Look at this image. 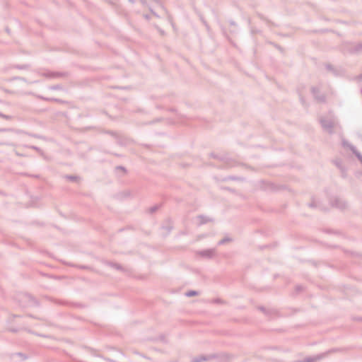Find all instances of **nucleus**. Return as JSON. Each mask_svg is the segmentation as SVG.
Listing matches in <instances>:
<instances>
[{
  "label": "nucleus",
  "instance_id": "f257e3e1",
  "mask_svg": "<svg viewBox=\"0 0 362 362\" xmlns=\"http://www.w3.org/2000/svg\"><path fill=\"white\" fill-rule=\"evenodd\" d=\"M320 122L324 130L328 133H332L333 128L335 125V121L334 119L321 118Z\"/></svg>",
  "mask_w": 362,
  "mask_h": 362
},
{
  "label": "nucleus",
  "instance_id": "f03ea898",
  "mask_svg": "<svg viewBox=\"0 0 362 362\" xmlns=\"http://www.w3.org/2000/svg\"><path fill=\"white\" fill-rule=\"evenodd\" d=\"M216 250L214 249H208L200 251L199 254L204 257L211 258L214 256Z\"/></svg>",
  "mask_w": 362,
  "mask_h": 362
},
{
  "label": "nucleus",
  "instance_id": "7ed1b4c3",
  "mask_svg": "<svg viewBox=\"0 0 362 362\" xmlns=\"http://www.w3.org/2000/svg\"><path fill=\"white\" fill-rule=\"evenodd\" d=\"M312 93L315 99L319 102H325V97L323 95H319V88L316 87L312 88Z\"/></svg>",
  "mask_w": 362,
  "mask_h": 362
},
{
  "label": "nucleus",
  "instance_id": "20e7f679",
  "mask_svg": "<svg viewBox=\"0 0 362 362\" xmlns=\"http://www.w3.org/2000/svg\"><path fill=\"white\" fill-rule=\"evenodd\" d=\"M332 205L339 209H344L346 206V202L339 198L334 199Z\"/></svg>",
  "mask_w": 362,
  "mask_h": 362
},
{
  "label": "nucleus",
  "instance_id": "39448f33",
  "mask_svg": "<svg viewBox=\"0 0 362 362\" xmlns=\"http://www.w3.org/2000/svg\"><path fill=\"white\" fill-rule=\"evenodd\" d=\"M325 354H321V355H317L316 356H314V357H308V358H306L305 360H304V362H315L320 359H321L322 357L325 356Z\"/></svg>",
  "mask_w": 362,
  "mask_h": 362
},
{
  "label": "nucleus",
  "instance_id": "423d86ee",
  "mask_svg": "<svg viewBox=\"0 0 362 362\" xmlns=\"http://www.w3.org/2000/svg\"><path fill=\"white\" fill-rule=\"evenodd\" d=\"M12 358L15 359L16 358H18L20 361H23L27 358L26 356H25L22 353H16L12 355Z\"/></svg>",
  "mask_w": 362,
  "mask_h": 362
},
{
  "label": "nucleus",
  "instance_id": "0eeeda50",
  "mask_svg": "<svg viewBox=\"0 0 362 362\" xmlns=\"http://www.w3.org/2000/svg\"><path fill=\"white\" fill-rule=\"evenodd\" d=\"M209 357H206L205 356H199L194 357L192 359V362H203V361L209 360Z\"/></svg>",
  "mask_w": 362,
  "mask_h": 362
},
{
  "label": "nucleus",
  "instance_id": "6e6552de",
  "mask_svg": "<svg viewBox=\"0 0 362 362\" xmlns=\"http://www.w3.org/2000/svg\"><path fill=\"white\" fill-rule=\"evenodd\" d=\"M351 150L362 163V155L361 154V153L358 152L354 146H351Z\"/></svg>",
  "mask_w": 362,
  "mask_h": 362
},
{
  "label": "nucleus",
  "instance_id": "1a4fd4ad",
  "mask_svg": "<svg viewBox=\"0 0 362 362\" xmlns=\"http://www.w3.org/2000/svg\"><path fill=\"white\" fill-rule=\"evenodd\" d=\"M197 218L199 220V223L201 224H204L211 221L209 218H207L204 216H199Z\"/></svg>",
  "mask_w": 362,
  "mask_h": 362
},
{
  "label": "nucleus",
  "instance_id": "9d476101",
  "mask_svg": "<svg viewBox=\"0 0 362 362\" xmlns=\"http://www.w3.org/2000/svg\"><path fill=\"white\" fill-rule=\"evenodd\" d=\"M335 164L339 168V169H340L341 173H342V175L344 176V172H345V169L343 167V165H341V162L339 161H336L335 162Z\"/></svg>",
  "mask_w": 362,
  "mask_h": 362
},
{
  "label": "nucleus",
  "instance_id": "9b49d317",
  "mask_svg": "<svg viewBox=\"0 0 362 362\" xmlns=\"http://www.w3.org/2000/svg\"><path fill=\"white\" fill-rule=\"evenodd\" d=\"M197 295V292L195 291H189L186 293V296L188 297L194 296Z\"/></svg>",
  "mask_w": 362,
  "mask_h": 362
},
{
  "label": "nucleus",
  "instance_id": "f8f14e48",
  "mask_svg": "<svg viewBox=\"0 0 362 362\" xmlns=\"http://www.w3.org/2000/svg\"><path fill=\"white\" fill-rule=\"evenodd\" d=\"M230 240V238H223L222 240H221L219 242H218V245H223L224 243H227V242H229Z\"/></svg>",
  "mask_w": 362,
  "mask_h": 362
},
{
  "label": "nucleus",
  "instance_id": "ddd939ff",
  "mask_svg": "<svg viewBox=\"0 0 362 362\" xmlns=\"http://www.w3.org/2000/svg\"><path fill=\"white\" fill-rule=\"evenodd\" d=\"M110 265L118 270L122 269V267L117 263H110Z\"/></svg>",
  "mask_w": 362,
  "mask_h": 362
},
{
  "label": "nucleus",
  "instance_id": "4468645a",
  "mask_svg": "<svg viewBox=\"0 0 362 362\" xmlns=\"http://www.w3.org/2000/svg\"><path fill=\"white\" fill-rule=\"evenodd\" d=\"M64 74H62V73H59V72H55V73H52L50 74V76L51 77H59V76H63Z\"/></svg>",
  "mask_w": 362,
  "mask_h": 362
},
{
  "label": "nucleus",
  "instance_id": "2eb2a0df",
  "mask_svg": "<svg viewBox=\"0 0 362 362\" xmlns=\"http://www.w3.org/2000/svg\"><path fill=\"white\" fill-rule=\"evenodd\" d=\"M65 177L70 181H75L77 179L76 176L72 175H66Z\"/></svg>",
  "mask_w": 362,
  "mask_h": 362
},
{
  "label": "nucleus",
  "instance_id": "dca6fc26",
  "mask_svg": "<svg viewBox=\"0 0 362 362\" xmlns=\"http://www.w3.org/2000/svg\"><path fill=\"white\" fill-rule=\"evenodd\" d=\"M153 1H154L155 3H156L157 4H158L161 9H163V11H165V7L163 6V5L162 4V3L160 2V0H152Z\"/></svg>",
  "mask_w": 362,
  "mask_h": 362
},
{
  "label": "nucleus",
  "instance_id": "f3484780",
  "mask_svg": "<svg viewBox=\"0 0 362 362\" xmlns=\"http://www.w3.org/2000/svg\"><path fill=\"white\" fill-rule=\"evenodd\" d=\"M355 50L357 52L361 51L362 50V43L358 44L355 47Z\"/></svg>",
  "mask_w": 362,
  "mask_h": 362
},
{
  "label": "nucleus",
  "instance_id": "a211bd4d",
  "mask_svg": "<svg viewBox=\"0 0 362 362\" xmlns=\"http://www.w3.org/2000/svg\"><path fill=\"white\" fill-rule=\"evenodd\" d=\"M17 68L20 69H26L28 68V66L27 65H24V66H18Z\"/></svg>",
  "mask_w": 362,
  "mask_h": 362
},
{
  "label": "nucleus",
  "instance_id": "6ab92c4d",
  "mask_svg": "<svg viewBox=\"0 0 362 362\" xmlns=\"http://www.w3.org/2000/svg\"><path fill=\"white\" fill-rule=\"evenodd\" d=\"M30 148L33 149H35L37 151H40V149L39 148H37V146H30Z\"/></svg>",
  "mask_w": 362,
  "mask_h": 362
},
{
  "label": "nucleus",
  "instance_id": "aec40b11",
  "mask_svg": "<svg viewBox=\"0 0 362 362\" xmlns=\"http://www.w3.org/2000/svg\"><path fill=\"white\" fill-rule=\"evenodd\" d=\"M150 10L155 16L158 17V16L151 8H150Z\"/></svg>",
  "mask_w": 362,
  "mask_h": 362
},
{
  "label": "nucleus",
  "instance_id": "412c9836",
  "mask_svg": "<svg viewBox=\"0 0 362 362\" xmlns=\"http://www.w3.org/2000/svg\"><path fill=\"white\" fill-rule=\"evenodd\" d=\"M1 116L2 117H4V118H6V119H8V118H10V117H9V116L4 115H1Z\"/></svg>",
  "mask_w": 362,
  "mask_h": 362
},
{
  "label": "nucleus",
  "instance_id": "4be33fe9",
  "mask_svg": "<svg viewBox=\"0 0 362 362\" xmlns=\"http://www.w3.org/2000/svg\"><path fill=\"white\" fill-rule=\"evenodd\" d=\"M144 17L147 20L150 19V16L148 15H144Z\"/></svg>",
  "mask_w": 362,
  "mask_h": 362
},
{
  "label": "nucleus",
  "instance_id": "5701e85b",
  "mask_svg": "<svg viewBox=\"0 0 362 362\" xmlns=\"http://www.w3.org/2000/svg\"><path fill=\"white\" fill-rule=\"evenodd\" d=\"M118 169H121L122 170H124V168L122 167V166H119L117 167Z\"/></svg>",
  "mask_w": 362,
  "mask_h": 362
},
{
  "label": "nucleus",
  "instance_id": "b1692460",
  "mask_svg": "<svg viewBox=\"0 0 362 362\" xmlns=\"http://www.w3.org/2000/svg\"><path fill=\"white\" fill-rule=\"evenodd\" d=\"M297 289H298V290H300V289H301V287H300V286H297Z\"/></svg>",
  "mask_w": 362,
  "mask_h": 362
},
{
  "label": "nucleus",
  "instance_id": "393cba45",
  "mask_svg": "<svg viewBox=\"0 0 362 362\" xmlns=\"http://www.w3.org/2000/svg\"><path fill=\"white\" fill-rule=\"evenodd\" d=\"M359 78L362 79V74L359 76Z\"/></svg>",
  "mask_w": 362,
  "mask_h": 362
},
{
  "label": "nucleus",
  "instance_id": "a878e982",
  "mask_svg": "<svg viewBox=\"0 0 362 362\" xmlns=\"http://www.w3.org/2000/svg\"><path fill=\"white\" fill-rule=\"evenodd\" d=\"M58 86L54 87L53 89H57Z\"/></svg>",
  "mask_w": 362,
  "mask_h": 362
},
{
  "label": "nucleus",
  "instance_id": "bb28decb",
  "mask_svg": "<svg viewBox=\"0 0 362 362\" xmlns=\"http://www.w3.org/2000/svg\"><path fill=\"white\" fill-rule=\"evenodd\" d=\"M156 210V208H153L152 209V211H155Z\"/></svg>",
  "mask_w": 362,
  "mask_h": 362
},
{
  "label": "nucleus",
  "instance_id": "cd10ccee",
  "mask_svg": "<svg viewBox=\"0 0 362 362\" xmlns=\"http://www.w3.org/2000/svg\"><path fill=\"white\" fill-rule=\"evenodd\" d=\"M130 1H132V0H129Z\"/></svg>",
  "mask_w": 362,
  "mask_h": 362
},
{
  "label": "nucleus",
  "instance_id": "c85d7f7f",
  "mask_svg": "<svg viewBox=\"0 0 362 362\" xmlns=\"http://www.w3.org/2000/svg\"><path fill=\"white\" fill-rule=\"evenodd\" d=\"M361 93H362V89H361Z\"/></svg>",
  "mask_w": 362,
  "mask_h": 362
}]
</instances>
